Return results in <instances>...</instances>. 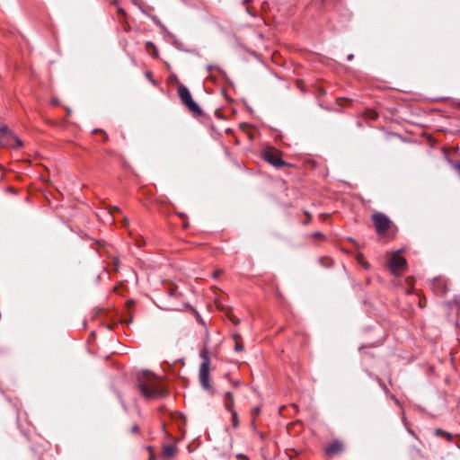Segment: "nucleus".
<instances>
[{
	"label": "nucleus",
	"mask_w": 460,
	"mask_h": 460,
	"mask_svg": "<svg viewBox=\"0 0 460 460\" xmlns=\"http://www.w3.org/2000/svg\"><path fill=\"white\" fill-rule=\"evenodd\" d=\"M419 305L420 307H423L424 305H422L421 301L419 302Z\"/></svg>",
	"instance_id": "obj_20"
},
{
	"label": "nucleus",
	"mask_w": 460,
	"mask_h": 460,
	"mask_svg": "<svg viewBox=\"0 0 460 460\" xmlns=\"http://www.w3.org/2000/svg\"><path fill=\"white\" fill-rule=\"evenodd\" d=\"M352 58H353V55L352 54L349 55L348 58H347V59L349 61L352 60Z\"/></svg>",
	"instance_id": "obj_16"
},
{
	"label": "nucleus",
	"mask_w": 460,
	"mask_h": 460,
	"mask_svg": "<svg viewBox=\"0 0 460 460\" xmlns=\"http://www.w3.org/2000/svg\"><path fill=\"white\" fill-rule=\"evenodd\" d=\"M137 382L141 394L147 399L165 395L161 381L149 371L139 373L137 377Z\"/></svg>",
	"instance_id": "obj_1"
},
{
	"label": "nucleus",
	"mask_w": 460,
	"mask_h": 460,
	"mask_svg": "<svg viewBox=\"0 0 460 460\" xmlns=\"http://www.w3.org/2000/svg\"><path fill=\"white\" fill-rule=\"evenodd\" d=\"M406 281L409 283V284H411V279H406Z\"/></svg>",
	"instance_id": "obj_18"
},
{
	"label": "nucleus",
	"mask_w": 460,
	"mask_h": 460,
	"mask_svg": "<svg viewBox=\"0 0 460 460\" xmlns=\"http://www.w3.org/2000/svg\"><path fill=\"white\" fill-rule=\"evenodd\" d=\"M232 321H233L234 324L237 323V322H235L234 319H232Z\"/></svg>",
	"instance_id": "obj_22"
},
{
	"label": "nucleus",
	"mask_w": 460,
	"mask_h": 460,
	"mask_svg": "<svg viewBox=\"0 0 460 460\" xmlns=\"http://www.w3.org/2000/svg\"><path fill=\"white\" fill-rule=\"evenodd\" d=\"M456 168L460 171V164H457Z\"/></svg>",
	"instance_id": "obj_21"
},
{
	"label": "nucleus",
	"mask_w": 460,
	"mask_h": 460,
	"mask_svg": "<svg viewBox=\"0 0 460 460\" xmlns=\"http://www.w3.org/2000/svg\"><path fill=\"white\" fill-rule=\"evenodd\" d=\"M234 349L236 351H242L243 349V347L239 341H236Z\"/></svg>",
	"instance_id": "obj_13"
},
{
	"label": "nucleus",
	"mask_w": 460,
	"mask_h": 460,
	"mask_svg": "<svg viewBox=\"0 0 460 460\" xmlns=\"http://www.w3.org/2000/svg\"><path fill=\"white\" fill-rule=\"evenodd\" d=\"M146 46H151V47L155 48V46L153 45V43H152L151 41H148V42L146 43Z\"/></svg>",
	"instance_id": "obj_17"
},
{
	"label": "nucleus",
	"mask_w": 460,
	"mask_h": 460,
	"mask_svg": "<svg viewBox=\"0 0 460 460\" xmlns=\"http://www.w3.org/2000/svg\"><path fill=\"white\" fill-rule=\"evenodd\" d=\"M264 159L275 167H282L286 165V163L281 159L279 152L275 150H266L263 154Z\"/></svg>",
	"instance_id": "obj_7"
},
{
	"label": "nucleus",
	"mask_w": 460,
	"mask_h": 460,
	"mask_svg": "<svg viewBox=\"0 0 460 460\" xmlns=\"http://www.w3.org/2000/svg\"><path fill=\"white\" fill-rule=\"evenodd\" d=\"M225 406L232 414V425L234 428H237L239 425L237 412L234 410V398L230 392L226 394Z\"/></svg>",
	"instance_id": "obj_8"
},
{
	"label": "nucleus",
	"mask_w": 460,
	"mask_h": 460,
	"mask_svg": "<svg viewBox=\"0 0 460 460\" xmlns=\"http://www.w3.org/2000/svg\"><path fill=\"white\" fill-rule=\"evenodd\" d=\"M0 146H6L17 148L22 146V142L6 127H2L0 128Z\"/></svg>",
	"instance_id": "obj_4"
},
{
	"label": "nucleus",
	"mask_w": 460,
	"mask_h": 460,
	"mask_svg": "<svg viewBox=\"0 0 460 460\" xmlns=\"http://www.w3.org/2000/svg\"><path fill=\"white\" fill-rule=\"evenodd\" d=\"M164 452L168 457H172L175 455L176 447L173 445H166L164 447Z\"/></svg>",
	"instance_id": "obj_11"
},
{
	"label": "nucleus",
	"mask_w": 460,
	"mask_h": 460,
	"mask_svg": "<svg viewBox=\"0 0 460 460\" xmlns=\"http://www.w3.org/2000/svg\"><path fill=\"white\" fill-rule=\"evenodd\" d=\"M437 434H438V435H444V436L447 438V439H448V440H451V438H452L451 434L447 433V432H445V431H443V430H441V429H438V430H437Z\"/></svg>",
	"instance_id": "obj_12"
},
{
	"label": "nucleus",
	"mask_w": 460,
	"mask_h": 460,
	"mask_svg": "<svg viewBox=\"0 0 460 460\" xmlns=\"http://www.w3.org/2000/svg\"><path fill=\"white\" fill-rule=\"evenodd\" d=\"M199 356L202 359V363L200 364L199 373V382H200V385H202V387L208 390L210 387V385H209L210 359H209V355H208V349H203L200 351Z\"/></svg>",
	"instance_id": "obj_2"
},
{
	"label": "nucleus",
	"mask_w": 460,
	"mask_h": 460,
	"mask_svg": "<svg viewBox=\"0 0 460 460\" xmlns=\"http://www.w3.org/2000/svg\"><path fill=\"white\" fill-rule=\"evenodd\" d=\"M137 430H138V427L137 426H133L132 431L133 432H137Z\"/></svg>",
	"instance_id": "obj_15"
},
{
	"label": "nucleus",
	"mask_w": 460,
	"mask_h": 460,
	"mask_svg": "<svg viewBox=\"0 0 460 460\" xmlns=\"http://www.w3.org/2000/svg\"><path fill=\"white\" fill-rule=\"evenodd\" d=\"M148 460H155V457L153 456H150Z\"/></svg>",
	"instance_id": "obj_19"
},
{
	"label": "nucleus",
	"mask_w": 460,
	"mask_h": 460,
	"mask_svg": "<svg viewBox=\"0 0 460 460\" xmlns=\"http://www.w3.org/2000/svg\"><path fill=\"white\" fill-rule=\"evenodd\" d=\"M178 93L180 99L183 104H185L188 109L192 112H200V109L198 104L192 100L191 94L189 89L184 85H180L178 87Z\"/></svg>",
	"instance_id": "obj_5"
},
{
	"label": "nucleus",
	"mask_w": 460,
	"mask_h": 460,
	"mask_svg": "<svg viewBox=\"0 0 460 460\" xmlns=\"http://www.w3.org/2000/svg\"><path fill=\"white\" fill-rule=\"evenodd\" d=\"M222 273V270H216L213 273L214 278H217Z\"/></svg>",
	"instance_id": "obj_14"
},
{
	"label": "nucleus",
	"mask_w": 460,
	"mask_h": 460,
	"mask_svg": "<svg viewBox=\"0 0 460 460\" xmlns=\"http://www.w3.org/2000/svg\"><path fill=\"white\" fill-rule=\"evenodd\" d=\"M343 450V445L340 441L332 442L325 449L328 455H336Z\"/></svg>",
	"instance_id": "obj_10"
},
{
	"label": "nucleus",
	"mask_w": 460,
	"mask_h": 460,
	"mask_svg": "<svg viewBox=\"0 0 460 460\" xmlns=\"http://www.w3.org/2000/svg\"><path fill=\"white\" fill-rule=\"evenodd\" d=\"M433 290L437 295L443 296L447 291V281L442 279H437L434 280L433 284Z\"/></svg>",
	"instance_id": "obj_9"
},
{
	"label": "nucleus",
	"mask_w": 460,
	"mask_h": 460,
	"mask_svg": "<svg viewBox=\"0 0 460 460\" xmlns=\"http://www.w3.org/2000/svg\"><path fill=\"white\" fill-rule=\"evenodd\" d=\"M388 268L394 275H401L406 269V260L400 254V252H394L388 254Z\"/></svg>",
	"instance_id": "obj_3"
},
{
	"label": "nucleus",
	"mask_w": 460,
	"mask_h": 460,
	"mask_svg": "<svg viewBox=\"0 0 460 460\" xmlns=\"http://www.w3.org/2000/svg\"><path fill=\"white\" fill-rule=\"evenodd\" d=\"M372 220L374 222L376 230L378 234H384L387 229L390 228V219L382 213H375L372 215Z\"/></svg>",
	"instance_id": "obj_6"
}]
</instances>
